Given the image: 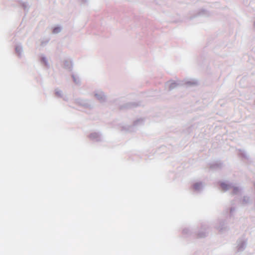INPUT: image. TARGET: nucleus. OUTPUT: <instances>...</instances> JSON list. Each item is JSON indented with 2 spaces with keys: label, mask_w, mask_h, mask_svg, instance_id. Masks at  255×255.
Here are the masks:
<instances>
[{
  "label": "nucleus",
  "mask_w": 255,
  "mask_h": 255,
  "mask_svg": "<svg viewBox=\"0 0 255 255\" xmlns=\"http://www.w3.org/2000/svg\"><path fill=\"white\" fill-rule=\"evenodd\" d=\"M59 31V28H55L53 30V32L54 33H57V32H58Z\"/></svg>",
  "instance_id": "1"
},
{
  "label": "nucleus",
  "mask_w": 255,
  "mask_h": 255,
  "mask_svg": "<svg viewBox=\"0 0 255 255\" xmlns=\"http://www.w3.org/2000/svg\"><path fill=\"white\" fill-rule=\"evenodd\" d=\"M224 184H222V187H223V188H224Z\"/></svg>",
  "instance_id": "2"
}]
</instances>
